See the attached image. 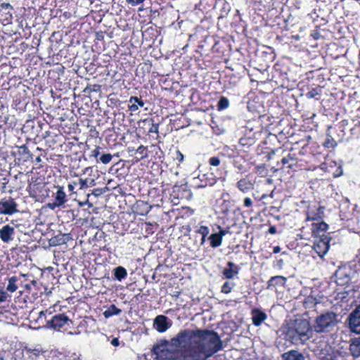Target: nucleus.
Here are the masks:
<instances>
[{
    "label": "nucleus",
    "mask_w": 360,
    "mask_h": 360,
    "mask_svg": "<svg viewBox=\"0 0 360 360\" xmlns=\"http://www.w3.org/2000/svg\"><path fill=\"white\" fill-rule=\"evenodd\" d=\"M176 160L179 162H182L183 160H184V155L179 151L178 150L176 152Z\"/></svg>",
    "instance_id": "obj_64"
},
{
    "label": "nucleus",
    "mask_w": 360,
    "mask_h": 360,
    "mask_svg": "<svg viewBox=\"0 0 360 360\" xmlns=\"http://www.w3.org/2000/svg\"><path fill=\"white\" fill-rule=\"evenodd\" d=\"M171 344L193 360H206L223 348L218 333L207 329L181 330L171 339Z\"/></svg>",
    "instance_id": "obj_1"
},
{
    "label": "nucleus",
    "mask_w": 360,
    "mask_h": 360,
    "mask_svg": "<svg viewBox=\"0 0 360 360\" xmlns=\"http://www.w3.org/2000/svg\"><path fill=\"white\" fill-rule=\"evenodd\" d=\"M208 162L211 166L217 167L220 165L221 160L217 156H213L209 159Z\"/></svg>",
    "instance_id": "obj_56"
},
{
    "label": "nucleus",
    "mask_w": 360,
    "mask_h": 360,
    "mask_svg": "<svg viewBox=\"0 0 360 360\" xmlns=\"http://www.w3.org/2000/svg\"><path fill=\"white\" fill-rule=\"evenodd\" d=\"M267 318L266 314L259 308H253L251 310V319L252 324L259 326Z\"/></svg>",
    "instance_id": "obj_20"
},
{
    "label": "nucleus",
    "mask_w": 360,
    "mask_h": 360,
    "mask_svg": "<svg viewBox=\"0 0 360 360\" xmlns=\"http://www.w3.org/2000/svg\"><path fill=\"white\" fill-rule=\"evenodd\" d=\"M227 267L222 271V275L224 278L232 279L239 273V267L232 262H227Z\"/></svg>",
    "instance_id": "obj_25"
},
{
    "label": "nucleus",
    "mask_w": 360,
    "mask_h": 360,
    "mask_svg": "<svg viewBox=\"0 0 360 360\" xmlns=\"http://www.w3.org/2000/svg\"><path fill=\"white\" fill-rule=\"evenodd\" d=\"M17 279L18 280V281L16 283L18 290L19 288H21L22 285V281L25 279V274H20L19 276H17Z\"/></svg>",
    "instance_id": "obj_61"
},
{
    "label": "nucleus",
    "mask_w": 360,
    "mask_h": 360,
    "mask_svg": "<svg viewBox=\"0 0 360 360\" xmlns=\"http://www.w3.org/2000/svg\"><path fill=\"white\" fill-rule=\"evenodd\" d=\"M335 323V314L333 312L322 314L316 318V333L329 331Z\"/></svg>",
    "instance_id": "obj_10"
},
{
    "label": "nucleus",
    "mask_w": 360,
    "mask_h": 360,
    "mask_svg": "<svg viewBox=\"0 0 360 360\" xmlns=\"http://www.w3.org/2000/svg\"><path fill=\"white\" fill-rule=\"evenodd\" d=\"M49 190L50 187L44 182L30 183L28 186L30 195L41 202L46 198H50Z\"/></svg>",
    "instance_id": "obj_8"
},
{
    "label": "nucleus",
    "mask_w": 360,
    "mask_h": 360,
    "mask_svg": "<svg viewBox=\"0 0 360 360\" xmlns=\"http://www.w3.org/2000/svg\"><path fill=\"white\" fill-rule=\"evenodd\" d=\"M195 233H198L201 236L200 245H204L207 236L210 233V229L208 226L205 225H200L195 227Z\"/></svg>",
    "instance_id": "obj_36"
},
{
    "label": "nucleus",
    "mask_w": 360,
    "mask_h": 360,
    "mask_svg": "<svg viewBox=\"0 0 360 360\" xmlns=\"http://www.w3.org/2000/svg\"><path fill=\"white\" fill-rule=\"evenodd\" d=\"M323 158L324 161L319 167H316V169H319L321 172L320 174L323 176L319 180L330 181L342 175V169L340 165L330 158L328 155L323 157Z\"/></svg>",
    "instance_id": "obj_5"
},
{
    "label": "nucleus",
    "mask_w": 360,
    "mask_h": 360,
    "mask_svg": "<svg viewBox=\"0 0 360 360\" xmlns=\"http://www.w3.org/2000/svg\"><path fill=\"white\" fill-rule=\"evenodd\" d=\"M229 105V101L227 98L221 96L217 103V108L219 110H224Z\"/></svg>",
    "instance_id": "obj_48"
},
{
    "label": "nucleus",
    "mask_w": 360,
    "mask_h": 360,
    "mask_svg": "<svg viewBox=\"0 0 360 360\" xmlns=\"http://www.w3.org/2000/svg\"><path fill=\"white\" fill-rule=\"evenodd\" d=\"M77 330H78V332L75 330L74 332H72L73 334L80 333L82 331L87 332V330H88V319H82L79 322V325L77 326Z\"/></svg>",
    "instance_id": "obj_42"
},
{
    "label": "nucleus",
    "mask_w": 360,
    "mask_h": 360,
    "mask_svg": "<svg viewBox=\"0 0 360 360\" xmlns=\"http://www.w3.org/2000/svg\"><path fill=\"white\" fill-rule=\"evenodd\" d=\"M148 196L151 198L161 199V195L160 193V189L158 188H152L148 191Z\"/></svg>",
    "instance_id": "obj_54"
},
{
    "label": "nucleus",
    "mask_w": 360,
    "mask_h": 360,
    "mask_svg": "<svg viewBox=\"0 0 360 360\" xmlns=\"http://www.w3.org/2000/svg\"><path fill=\"white\" fill-rule=\"evenodd\" d=\"M280 150H282V158L281 162H277V166L280 167V169H289L294 172L302 170L300 163L298 161L297 154L294 152L293 148H291L290 150L280 148L276 151L278 152Z\"/></svg>",
    "instance_id": "obj_6"
},
{
    "label": "nucleus",
    "mask_w": 360,
    "mask_h": 360,
    "mask_svg": "<svg viewBox=\"0 0 360 360\" xmlns=\"http://www.w3.org/2000/svg\"><path fill=\"white\" fill-rule=\"evenodd\" d=\"M306 218H305V221H315V212H307L306 213ZM311 236H315V222H312L311 224Z\"/></svg>",
    "instance_id": "obj_41"
},
{
    "label": "nucleus",
    "mask_w": 360,
    "mask_h": 360,
    "mask_svg": "<svg viewBox=\"0 0 360 360\" xmlns=\"http://www.w3.org/2000/svg\"><path fill=\"white\" fill-rule=\"evenodd\" d=\"M150 148L151 150H148L147 147L142 145L140 146L136 150V153L139 155V160H141L149 158V153H155L157 154L158 151H161L160 148L157 145L152 144Z\"/></svg>",
    "instance_id": "obj_24"
},
{
    "label": "nucleus",
    "mask_w": 360,
    "mask_h": 360,
    "mask_svg": "<svg viewBox=\"0 0 360 360\" xmlns=\"http://www.w3.org/2000/svg\"><path fill=\"white\" fill-rule=\"evenodd\" d=\"M145 233H146V236H148L150 235H153L155 231V229L158 226V225L155 224H153L152 223L150 222H146L145 223Z\"/></svg>",
    "instance_id": "obj_43"
},
{
    "label": "nucleus",
    "mask_w": 360,
    "mask_h": 360,
    "mask_svg": "<svg viewBox=\"0 0 360 360\" xmlns=\"http://www.w3.org/2000/svg\"><path fill=\"white\" fill-rule=\"evenodd\" d=\"M351 136L354 139H359L360 137V122H358L354 126L350 129Z\"/></svg>",
    "instance_id": "obj_47"
},
{
    "label": "nucleus",
    "mask_w": 360,
    "mask_h": 360,
    "mask_svg": "<svg viewBox=\"0 0 360 360\" xmlns=\"http://www.w3.org/2000/svg\"><path fill=\"white\" fill-rule=\"evenodd\" d=\"M122 310L117 308L115 304L110 305L109 307L103 312L105 318L108 319L115 315H119Z\"/></svg>",
    "instance_id": "obj_39"
},
{
    "label": "nucleus",
    "mask_w": 360,
    "mask_h": 360,
    "mask_svg": "<svg viewBox=\"0 0 360 360\" xmlns=\"http://www.w3.org/2000/svg\"><path fill=\"white\" fill-rule=\"evenodd\" d=\"M159 124L154 123L153 120H152V125L149 127L148 135L153 136V134L156 135L155 139H158L159 136Z\"/></svg>",
    "instance_id": "obj_44"
},
{
    "label": "nucleus",
    "mask_w": 360,
    "mask_h": 360,
    "mask_svg": "<svg viewBox=\"0 0 360 360\" xmlns=\"http://www.w3.org/2000/svg\"><path fill=\"white\" fill-rule=\"evenodd\" d=\"M146 102L141 96H132L128 101V109L131 112H136L140 108L144 107Z\"/></svg>",
    "instance_id": "obj_23"
},
{
    "label": "nucleus",
    "mask_w": 360,
    "mask_h": 360,
    "mask_svg": "<svg viewBox=\"0 0 360 360\" xmlns=\"http://www.w3.org/2000/svg\"><path fill=\"white\" fill-rule=\"evenodd\" d=\"M235 284L233 283L226 281L221 286V292L224 294H229L231 292Z\"/></svg>",
    "instance_id": "obj_46"
},
{
    "label": "nucleus",
    "mask_w": 360,
    "mask_h": 360,
    "mask_svg": "<svg viewBox=\"0 0 360 360\" xmlns=\"http://www.w3.org/2000/svg\"><path fill=\"white\" fill-rule=\"evenodd\" d=\"M348 319L351 330L354 333L360 334V304L350 314Z\"/></svg>",
    "instance_id": "obj_17"
},
{
    "label": "nucleus",
    "mask_w": 360,
    "mask_h": 360,
    "mask_svg": "<svg viewBox=\"0 0 360 360\" xmlns=\"http://www.w3.org/2000/svg\"><path fill=\"white\" fill-rule=\"evenodd\" d=\"M54 311V307H51L44 311H41L39 313V318L42 319L44 317L46 326L48 328L52 329L54 331L66 332L69 334H73L72 331L70 330L72 328L73 321L65 313L53 314Z\"/></svg>",
    "instance_id": "obj_3"
},
{
    "label": "nucleus",
    "mask_w": 360,
    "mask_h": 360,
    "mask_svg": "<svg viewBox=\"0 0 360 360\" xmlns=\"http://www.w3.org/2000/svg\"><path fill=\"white\" fill-rule=\"evenodd\" d=\"M313 292L311 291V294L304 298L303 301V306L306 309V311L304 313L303 316L308 319H311L309 316V314L311 312L315 311V297L312 295Z\"/></svg>",
    "instance_id": "obj_22"
},
{
    "label": "nucleus",
    "mask_w": 360,
    "mask_h": 360,
    "mask_svg": "<svg viewBox=\"0 0 360 360\" xmlns=\"http://www.w3.org/2000/svg\"><path fill=\"white\" fill-rule=\"evenodd\" d=\"M46 134L44 139H46V143L49 148L53 150L58 146H62V134L52 135L49 131H46Z\"/></svg>",
    "instance_id": "obj_19"
},
{
    "label": "nucleus",
    "mask_w": 360,
    "mask_h": 360,
    "mask_svg": "<svg viewBox=\"0 0 360 360\" xmlns=\"http://www.w3.org/2000/svg\"><path fill=\"white\" fill-rule=\"evenodd\" d=\"M328 229V224L324 222L323 220L316 221V238L319 237L318 233L320 231L326 232Z\"/></svg>",
    "instance_id": "obj_49"
},
{
    "label": "nucleus",
    "mask_w": 360,
    "mask_h": 360,
    "mask_svg": "<svg viewBox=\"0 0 360 360\" xmlns=\"http://www.w3.org/2000/svg\"><path fill=\"white\" fill-rule=\"evenodd\" d=\"M258 181L257 178L252 174H248L238 180L236 183V188L242 193H247L255 189Z\"/></svg>",
    "instance_id": "obj_11"
},
{
    "label": "nucleus",
    "mask_w": 360,
    "mask_h": 360,
    "mask_svg": "<svg viewBox=\"0 0 360 360\" xmlns=\"http://www.w3.org/2000/svg\"><path fill=\"white\" fill-rule=\"evenodd\" d=\"M49 195H51L50 198H53V201L47 203L46 206L52 210L63 207L68 200V195L63 186L55 184L51 186L49 190Z\"/></svg>",
    "instance_id": "obj_7"
},
{
    "label": "nucleus",
    "mask_w": 360,
    "mask_h": 360,
    "mask_svg": "<svg viewBox=\"0 0 360 360\" xmlns=\"http://www.w3.org/2000/svg\"><path fill=\"white\" fill-rule=\"evenodd\" d=\"M171 325L170 320L165 315L157 316L153 321V327L159 333L165 332Z\"/></svg>",
    "instance_id": "obj_18"
},
{
    "label": "nucleus",
    "mask_w": 360,
    "mask_h": 360,
    "mask_svg": "<svg viewBox=\"0 0 360 360\" xmlns=\"http://www.w3.org/2000/svg\"><path fill=\"white\" fill-rule=\"evenodd\" d=\"M153 118L148 117L143 120H141L138 122V129L139 132L143 134H147L148 133L149 127L152 125Z\"/></svg>",
    "instance_id": "obj_35"
},
{
    "label": "nucleus",
    "mask_w": 360,
    "mask_h": 360,
    "mask_svg": "<svg viewBox=\"0 0 360 360\" xmlns=\"http://www.w3.org/2000/svg\"><path fill=\"white\" fill-rule=\"evenodd\" d=\"M17 212V203L13 198L5 197L0 200V214L11 215Z\"/></svg>",
    "instance_id": "obj_13"
},
{
    "label": "nucleus",
    "mask_w": 360,
    "mask_h": 360,
    "mask_svg": "<svg viewBox=\"0 0 360 360\" xmlns=\"http://www.w3.org/2000/svg\"><path fill=\"white\" fill-rule=\"evenodd\" d=\"M15 234V229L9 224L4 225L0 229V238L6 243H8L13 240Z\"/></svg>",
    "instance_id": "obj_21"
},
{
    "label": "nucleus",
    "mask_w": 360,
    "mask_h": 360,
    "mask_svg": "<svg viewBox=\"0 0 360 360\" xmlns=\"http://www.w3.org/2000/svg\"><path fill=\"white\" fill-rule=\"evenodd\" d=\"M218 229H219V232L212 233L207 238V240L210 241V245L212 248L219 247L222 243L223 237L229 233V228L223 229L220 226H218Z\"/></svg>",
    "instance_id": "obj_16"
},
{
    "label": "nucleus",
    "mask_w": 360,
    "mask_h": 360,
    "mask_svg": "<svg viewBox=\"0 0 360 360\" xmlns=\"http://www.w3.org/2000/svg\"><path fill=\"white\" fill-rule=\"evenodd\" d=\"M49 352L39 346L34 348L25 347L22 349V360H45Z\"/></svg>",
    "instance_id": "obj_9"
},
{
    "label": "nucleus",
    "mask_w": 360,
    "mask_h": 360,
    "mask_svg": "<svg viewBox=\"0 0 360 360\" xmlns=\"http://www.w3.org/2000/svg\"><path fill=\"white\" fill-rule=\"evenodd\" d=\"M243 205L245 207H250L252 206V200L250 198H245L243 201Z\"/></svg>",
    "instance_id": "obj_62"
},
{
    "label": "nucleus",
    "mask_w": 360,
    "mask_h": 360,
    "mask_svg": "<svg viewBox=\"0 0 360 360\" xmlns=\"http://www.w3.org/2000/svg\"><path fill=\"white\" fill-rule=\"evenodd\" d=\"M100 88H101V86H100V85H98V84H94V88H93V89H90V90H89V87H86V88L84 89V92L88 91V92H89V93H90L91 91H98V90L100 89Z\"/></svg>",
    "instance_id": "obj_63"
},
{
    "label": "nucleus",
    "mask_w": 360,
    "mask_h": 360,
    "mask_svg": "<svg viewBox=\"0 0 360 360\" xmlns=\"http://www.w3.org/2000/svg\"><path fill=\"white\" fill-rule=\"evenodd\" d=\"M348 125V120H342V121H340L337 125H335V127H336V129H341L342 130H343L345 131V129L346 128V127Z\"/></svg>",
    "instance_id": "obj_58"
},
{
    "label": "nucleus",
    "mask_w": 360,
    "mask_h": 360,
    "mask_svg": "<svg viewBox=\"0 0 360 360\" xmlns=\"http://www.w3.org/2000/svg\"><path fill=\"white\" fill-rule=\"evenodd\" d=\"M13 6L9 3L0 4V22L4 25L11 23L13 19Z\"/></svg>",
    "instance_id": "obj_15"
},
{
    "label": "nucleus",
    "mask_w": 360,
    "mask_h": 360,
    "mask_svg": "<svg viewBox=\"0 0 360 360\" xmlns=\"http://www.w3.org/2000/svg\"><path fill=\"white\" fill-rule=\"evenodd\" d=\"M167 342L165 341L164 344L154 345L152 349L153 352L157 356L158 360H162L166 356L170 351L167 349Z\"/></svg>",
    "instance_id": "obj_28"
},
{
    "label": "nucleus",
    "mask_w": 360,
    "mask_h": 360,
    "mask_svg": "<svg viewBox=\"0 0 360 360\" xmlns=\"http://www.w3.org/2000/svg\"><path fill=\"white\" fill-rule=\"evenodd\" d=\"M283 335L285 340L291 344H304L312 335L308 318L299 316L290 320L283 330Z\"/></svg>",
    "instance_id": "obj_2"
},
{
    "label": "nucleus",
    "mask_w": 360,
    "mask_h": 360,
    "mask_svg": "<svg viewBox=\"0 0 360 360\" xmlns=\"http://www.w3.org/2000/svg\"><path fill=\"white\" fill-rule=\"evenodd\" d=\"M86 150H89L88 154L89 160L96 163H99L98 160L101 154L103 152V148L99 146H96L94 148H90L88 145H86Z\"/></svg>",
    "instance_id": "obj_29"
},
{
    "label": "nucleus",
    "mask_w": 360,
    "mask_h": 360,
    "mask_svg": "<svg viewBox=\"0 0 360 360\" xmlns=\"http://www.w3.org/2000/svg\"><path fill=\"white\" fill-rule=\"evenodd\" d=\"M326 208L324 206H319L316 210V221L320 220H323L326 218V215L325 214Z\"/></svg>",
    "instance_id": "obj_52"
},
{
    "label": "nucleus",
    "mask_w": 360,
    "mask_h": 360,
    "mask_svg": "<svg viewBox=\"0 0 360 360\" xmlns=\"http://www.w3.org/2000/svg\"><path fill=\"white\" fill-rule=\"evenodd\" d=\"M45 360H66L65 356L61 353L50 352L47 353V357Z\"/></svg>",
    "instance_id": "obj_45"
},
{
    "label": "nucleus",
    "mask_w": 360,
    "mask_h": 360,
    "mask_svg": "<svg viewBox=\"0 0 360 360\" xmlns=\"http://www.w3.org/2000/svg\"><path fill=\"white\" fill-rule=\"evenodd\" d=\"M4 282L8 281V285L6 286V292H14L17 290V282L18 280L17 279V276H13L11 277L5 278L3 280Z\"/></svg>",
    "instance_id": "obj_37"
},
{
    "label": "nucleus",
    "mask_w": 360,
    "mask_h": 360,
    "mask_svg": "<svg viewBox=\"0 0 360 360\" xmlns=\"http://www.w3.org/2000/svg\"><path fill=\"white\" fill-rule=\"evenodd\" d=\"M283 360H304V356L297 350H290L281 355Z\"/></svg>",
    "instance_id": "obj_33"
},
{
    "label": "nucleus",
    "mask_w": 360,
    "mask_h": 360,
    "mask_svg": "<svg viewBox=\"0 0 360 360\" xmlns=\"http://www.w3.org/2000/svg\"><path fill=\"white\" fill-rule=\"evenodd\" d=\"M112 158V156L110 153H103V152H102L98 160L99 162L106 165L110 162Z\"/></svg>",
    "instance_id": "obj_50"
},
{
    "label": "nucleus",
    "mask_w": 360,
    "mask_h": 360,
    "mask_svg": "<svg viewBox=\"0 0 360 360\" xmlns=\"http://www.w3.org/2000/svg\"><path fill=\"white\" fill-rule=\"evenodd\" d=\"M328 130L334 131L335 132L333 133V134H337L336 136H338V138L340 139V142L342 141V140L345 136V132L343 130H342L341 129H337L336 127H331V126L328 128Z\"/></svg>",
    "instance_id": "obj_53"
},
{
    "label": "nucleus",
    "mask_w": 360,
    "mask_h": 360,
    "mask_svg": "<svg viewBox=\"0 0 360 360\" xmlns=\"http://www.w3.org/2000/svg\"><path fill=\"white\" fill-rule=\"evenodd\" d=\"M35 153H38V154L36 155L35 159L32 160L31 161L33 162L37 165V168H39V169L42 168L44 167V165L42 164H41V162H42V158H45V159L48 160V158L46 157L47 153L45 151V150H44L39 147H37Z\"/></svg>",
    "instance_id": "obj_34"
},
{
    "label": "nucleus",
    "mask_w": 360,
    "mask_h": 360,
    "mask_svg": "<svg viewBox=\"0 0 360 360\" xmlns=\"http://www.w3.org/2000/svg\"><path fill=\"white\" fill-rule=\"evenodd\" d=\"M127 276V270L123 266H120L114 269V276L117 281H121L124 279Z\"/></svg>",
    "instance_id": "obj_40"
},
{
    "label": "nucleus",
    "mask_w": 360,
    "mask_h": 360,
    "mask_svg": "<svg viewBox=\"0 0 360 360\" xmlns=\"http://www.w3.org/2000/svg\"><path fill=\"white\" fill-rule=\"evenodd\" d=\"M30 277V276L25 274V279L23 280L22 285L21 286L22 290H20L21 294L30 292L32 287H35L37 285V282L35 280H32Z\"/></svg>",
    "instance_id": "obj_32"
},
{
    "label": "nucleus",
    "mask_w": 360,
    "mask_h": 360,
    "mask_svg": "<svg viewBox=\"0 0 360 360\" xmlns=\"http://www.w3.org/2000/svg\"><path fill=\"white\" fill-rule=\"evenodd\" d=\"M145 0H126V2L132 6H136L140 4H142Z\"/></svg>",
    "instance_id": "obj_60"
},
{
    "label": "nucleus",
    "mask_w": 360,
    "mask_h": 360,
    "mask_svg": "<svg viewBox=\"0 0 360 360\" xmlns=\"http://www.w3.org/2000/svg\"><path fill=\"white\" fill-rule=\"evenodd\" d=\"M140 206H144L146 207V210L144 212H139V211H136V212L140 214V215H144V214H146L148 212V205L144 203L143 201H141L139 202H137L136 203V207H139Z\"/></svg>",
    "instance_id": "obj_59"
},
{
    "label": "nucleus",
    "mask_w": 360,
    "mask_h": 360,
    "mask_svg": "<svg viewBox=\"0 0 360 360\" xmlns=\"http://www.w3.org/2000/svg\"><path fill=\"white\" fill-rule=\"evenodd\" d=\"M80 144H82V143H79L78 142V139H75L74 141H68V142H64V146H65V151H68V150H72V148L73 146H79Z\"/></svg>",
    "instance_id": "obj_55"
},
{
    "label": "nucleus",
    "mask_w": 360,
    "mask_h": 360,
    "mask_svg": "<svg viewBox=\"0 0 360 360\" xmlns=\"http://www.w3.org/2000/svg\"><path fill=\"white\" fill-rule=\"evenodd\" d=\"M95 186V180L94 179H79L75 181L68 182V189L71 196L76 194L78 190H83L89 187Z\"/></svg>",
    "instance_id": "obj_12"
},
{
    "label": "nucleus",
    "mask_w": 360,
    "mask_h": 360,
    "mask_svg": "<svg viewBox=\"0 0 360 360\" xmlns=\"http://www.w3.org/2000/svg\"><path fill=\"white\" fill-rule=\"evenodd\" d=\"M286 278L283 276H275L271 277L267 281V289H272L277 286H284L286 283Z\"/></svg>",
    "instance_id": "obj_30"
},
{
    "label": "nucleus",
    "mask_w": 360,
    "mask_h": 360,
    "mask_svg": "<svg viewBox=\"0 0 360 360\" xmlns=\"http://www.w3.org/2000/svg\"><path fill=\"white\" fill-rule=\"evenodd\" d=\"M112 158V156L110 153H103V152H102L98 160L99 162L106 165L110 162Z\"/></svg>",
    "instance_id": "obj_51"
},
{
    "label": "nucleus",
    "mask_w": 360,
    "mask_h": 360,
    "mask_svg": "<svg viewBox=\"0 0 360 360\" xmlns=\"http://www.w3.org/2000/svg\"><path fill=\"white\" fill-rule=\"evenodd\" d=\"M328 234H322L319 236V239L316 238V254L323 257L328 251L330 248V242L332 239Z\"/></svg>",
    "instance_id": "obj_14"
},
{
    "label": "nucleus",
    "mask_w": 360,
    "mask_h": 360,
    "mask_svg": "<svg viewBox=\"0 0 360 360\" xmlns=\"http://www.w3.org/2000/svg\"><path fill=\"white\" fill-rule=\"evenodd\" d=\"M334 132L335 131L333 130H328L327 138L323 143L324 148L334 149L338 145V143H340V139L338 136H335V134H333Z\"/></svg>",
    "instance_id": "obj_27"
},
{
    "label": "nucleus",
    "mask_w": 360,
    "mask_h": 360,
    "mask_svg": "<svg viewBox=\"0 0 360 360\" xmlns=\"http://www.w3.org/2000/svg\"><path fill=\"white\" fill-rule=\"evenodd\" d=\"M19 153L22 157L25 162L33 160L34 155L26 145H22L19 147Z\"/></svg>",
    "instance_id": "obj_38"
},
{
    "label": "nucleus",
    "mask_w": 360,
    "mask_h": 360,
    "mask_svg": "<svg viewBox=\"0 0 360 360\" xmlns=\"http://www.w3.org/2000/svg\"><path fill=\"white\" fill-rule=\"evenodd\" d=\"M349 352L354 358L360 357V337L350 340Z\"/></svg>",
    "instance_id": "obj_31"
},
{
    "label": "nucleus",
    "mask_w": 360,
    "mask_h": 360,
    "mask_svg": "<svg viewBox=\"0 0 360 360\" xmlns=\"http://www.w3.org/2000/svg\"><path fill=\"white\" fill-rule=\"evenodd\" d=\"M356 291L354 288H349L344 292H339L338 297L342 302H350L351 304H353L356 302Z\"/></svg>",
    "instance_id": "obj_26"
},
{
    "label": "nucleus",
    "mask_w": 360,
    "mask_h": 360,
    "mask_svg": "<svg viewBox=\"0 0 360 360\" xmlns=\"http://www.w3.org/2000/svg\"><path fill=\"white\" fill-rule=\"evenodd\" d=\"M307 143L302 146L297 153L298 161L302 170H314L315 166V143L310 136H307Z\"/></svg>",
    "instance_id": "obj_4"
},
{
    "label": "nucleus",
    "mask_w": 360,
    "mask_h": 360,
    "mask_svg": "<svg viewBox=\"0 0 360 360\" xmlns=\"http://www.w3.org/2000/svg\"><path fill=\"white\" fill-rule=\"evenodd\" d=\"M11 297L4 289L0 290V303L6 302Z\"/></svg>",
    "instance_id": "obj_57"
}]
</instances>
